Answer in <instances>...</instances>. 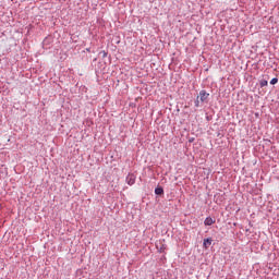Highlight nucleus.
I'll use <instances>...</instances> for the list:
<instances>
[{
  "label": "nucleus",
  "instance_id": "10",
  "mask_svg": "<svg viewBox=\"0 0 279 279\" xmlns=\"http://www.w3.org/2000/svg\"><path fill=\"white\" fill-rule=\"evenodd\" d=\"M194 104H195V108H199V96H197Z\"/></svg>",
  "mask_w": 279,
  "mask_h": 279
},
{
  "label": "nucleus",
  "instance_id": "11",
  "mask_svg": "<svg viewBox=\"0 0 279 279\" xmlns=\"http://www.w3.org/2000/svg\"><path fill=\"white\" fill-rule=\"evenodd\" d=\"M190 143H193V140H190Z\"/></svg>",
  "mask_w": 279,
  "mask_h": 279
},
{
  "label": "nucleus",
  "instance_id": "8",
  "mask_svg": "<svg viewBox=\"0 0 279 279\" xmlns=\"http://www.w3.org/2000/svg\"><path fill=\"white\" fill-rule=\"evenodd\" d=\"M270 84L274 86L276 84H278V77H274L271 81H270Z\"/></svg>",
  "mask_w": 279,
  "mask_h": 279
},
{
  "label": "nucleus",
  "instance_id": "6",
  "mask_svg": "<svg viewBox=\"0 0 279 279\" xmlns=\"http://www.w3.org/2000/svg\"><path fill=\"white\" fill-rule=\"evenodd\" d=\"M157 250L160 254H165V250H167V245L166 244H161L159 247L157 245Z\"/></svg>",
  "mask_w": 279,
  "mask_h": 279
},
{
  "label": "nucleus",
  "instance_id": "2",
  "mask_svg": "<svg viewBox=\"0 0 279 279\" xmlns=\"http://www.w3.org/2000/svg\"><path fill=\"white\" fill-rule=\"evenodd\" d=\"M208 97H210V94H208L205 89H202L199 92V100L204 104V101H206L208 99Z\"/></svg>",
  "mask_w": 279,
  "mask_h": 279
},
{
  "label": "nucleus",
  "instance_id": "9",
  "mask_svg": "<svg viewBox=\"0 0 279 279\" xmlns=\"http://www.w3.org/2000/svg\"><path fill=\"white\" fill-rule=\"evenodd\" d=\"M100 56H102V58H108V52H106V50L100 51Z\"/></svg>",
  "mask_w": 279,
  "mask_h": 279
},
{
  "label": "nucleus",
  "instance_id": "1",
  "mask_svg": "<svg viewBox=\"0 0 279 279\" xmlns=\"http://www.w3.org/2000/svg\"><path fill=\"white\" fill-rule=\"evenodd\" d=\"M126 184L129 186H134L136 184V175L134 173H129L125 179Z\"/></svg>",
  "mask_w": 279,
  "mask_h": 279
},
{
  "label": "nucleus",
  "instance_id": "3",
  "mask_svg": "<svg viewBox=\"0 0 279 279\" xmlns=\"http://www.w3.org/2000/svg\"><path fill=\"white\" fill-rule=\"evenodd\" d=\"M210 245H213V238L205 239L203 242V247H205V250H208V247H210Z\"/></svg>",
  "mask_w": 279,
  "mask_h": 279
},
{
  "label": "nucleus",
  "instance_id": "5",
  "mask_svg": "<svg viewBox=\"0 0 279 279\" xmlns=\"http://www.w3.org/2000/svg\"><path fill=\"white\" fill-rule=\"evenodd\" d=\"M155 195H165V189H162V186L156 187Z\"/></svg>",
  "mask_w": 279,
  "mask_h": 279
},
{
  "label": "nucleus",
  "instance_id": "4",
  "mask_svg": "<svg viewBox=\"0 0 279 279\" xmlns=\"http://www.w3.org/2000/svg\"><path fill=\"white\" fill-rule=\"evenodd\" d=\"M215 219L213 217H207L204 221L205 226H213V223H215Z\"/></svg>",
  "mask_w": 279,
  "mask_h": 279
},
{
  "label": "nucleus",
  "instance_id": "7",
  "mask_svg": "<svg viewBox=\"0 0 279 279\" xmlns=\"http://www.w3.org/2000/svg\"><path fill=\"white\" fill-rule=\"evenodd\" d=\"M269 83L267 82V80H260L259 81V86L260 88H265V86H267Z\"/></svg>",
  "mask_w": 279,
  "mask_h": 279
}]
</instances>
